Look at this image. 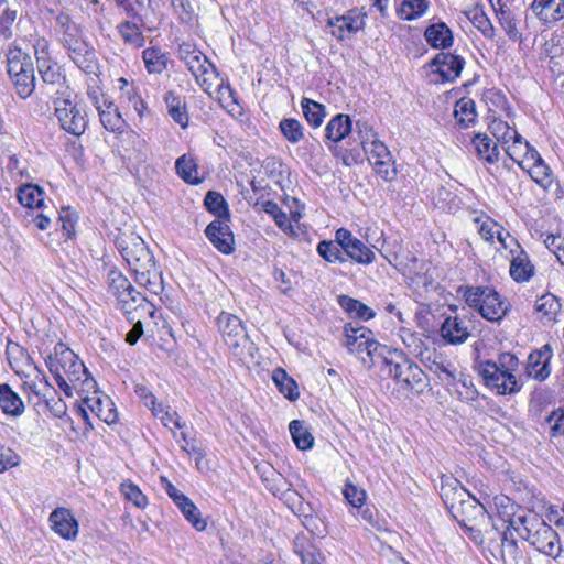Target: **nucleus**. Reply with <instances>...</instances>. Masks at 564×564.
<instances>
[{"label":"nucleus","instance_id":"1","mask_svg":"<svg viewBox=\"0 0 564 564\" xmlns=\"http://www.w3.org/2000/svg\"><path fill=\"white\" fill-rule=\"evenodd\" d=\"M440 496L453 519L465 531L476 532V525L489 518L484 505L453 476L441 477Z\"/></svg>","mask_w":564,"mask_h":564},{"label":"nucleus","instance_id":"2","mask_svg":"<svg viewBox=\"0 0 564 564\" xmlns=\"http://www.w3.org/2000/svg\"><path fill=\"white\" fill-rule=\"evenodd\" d=\"M379 366L394 380L401 397L419 395L429 387L425 372L402 351L389 349Z\"/></svg>","mask_w":564,"mask_h":564},{"label":"nucleus","instance_id":"3","mask_svg":"<svg viewBox=\"0 0 564 564\" xmlns=\"http://www.w3.org/2000/svg\"><path fill=\"white\" fill-rule=\"evenodd\" d=\"M518 522L519 527L513 529L522 539L538 552L557 560L562 545L557 532L550 524L534 512L519 517Z\"/></svg>","mask_w":564,"mask_h":564},{"label":"nucleus","instance_id":"4","mask_svg":"<svg viewBox=\"0 0 564 564\" xmlns=\"http://www.w3.org/2000/svg\"><path fill=\"white\" fill-rule=\"evenodd\" d=\"M343 345L350 354L356 355L367 368L379 366L389 348L373 338V333L358 323L344 326Z\"/></svg>","mask_w":564,"mask_h":564},{"label":"nucleus","instance_id":"5","mask_svg":"<svg viewBox=\"0 0 564 564\" xmlns=\"http://www.w3.org/2000/svg\"><path fill=\"white\" fill-rule=\"evenodd\" d=\"M218 330L229 350L240 361L254 357V345L250 340L246 327L236 315L221 312L217 317Z\"/></svg>","mask_w":564,"mask_h":564},{"label":"nucleus","instance_id":"6","mask_svg":"<svg viewBox=\"0 0 564 564\" xmlns=\"http://www.w3.org/2000/svg\"><path fill=\"white\" fill-rule=\"evenodd\" d=\"M45 360H52L57 366L58 371H62L70 383L80 382L83 390H90L95 387L96 382L84 362L65 344L57 343L54 346V352L50 354Z\"/></svg>","mask_w":564,"mask_h":564},{"label":"nucleus","instance_id":"7","mask_svg":"<svg viewBox=\"0 0 564 564\" xmlns=\"http://www.w3.org/2000/svg\"><path fill=\"white\" fill-rule=\"evenodd\" d=\"M58 40L80 70L87 75L98 76L99 62L96 51L85 41L79 26L75 29V32L62 33Z\"/></svg>","mask_w":564,"mask_h":564},{"label":"nucleus","instance_id":"8","mask_svg":"<svg viewBox=\"0 0 564 564\" xmlns=\"http://www.w3.org/2000/svg\"><path fill=\"white\" fill-rule=\"evenodd\" d=\"M477 371L484 384L498 395L516 394L522 388L514 373L499 370L492 360L480 361Z\"/></svg>","mask_w":564,"mask_h":564},{"label":"nucleus","instance_id":"9","mask_svg":"<svg viewBox=\"0 0 564 564\" xmlns=\"http://www.w3.org/2000/svg\"><path fill=\"white\" fill-rule=\"evenodd\" d=\"M178 56L202 86L208 84V86L204 88L207 90L210 86V83L208 82L212 76H218L216 66L191 43H183L180 45Z\"/></svg>","mask_w":564,"mask_h":564},{"label":"nucleus","instance_id":"10","mask_svg":"<svg viewBox=\"0 0 564 564\" xmlns=\"http://www.w3.org/2000/svg\"><path fill=\"white\" fill-rule=\"evenodd\" d=\"M55 115L62 129L74 135H82L87 128L86 111L77 105L72 104L69 99H56Z\"/></svg>","mask_w":564,"mask_h":564},{"label":"nucleus","instance_id":"11","mask_svg":"<svg viewBox=\"0 0 564 564\" xmlns=\"http://www.w3.org/2000/svg\"><path fill=\"white\" fill-rule=\"evenodd\" d=\"M553 357V348L550 344L532 350L525 364V375L539 382H544L551 375V360Z\"/></svg>","mask_w":564,"mask_h":564},{"label":"nucleus","instance_id":"12","mask_svg":"<svg viewBox=\"0 0 564 564\" xmlns=\"http://www.w3.org/2000/svg\"><path fill=\"white\" fill-rule=\"evenodd\" d=\"M519 523L518 521H512L511 527H507V529L500 534V542L492 544L491 553L495 557H499L503 564H519L523 554L519 549L518 541L514 538V527Z\"/></svg>","mask_w":564,"mask_h":564},{"label":"nucleus","instance_id":"13","mask_svg":"<svg viewBox=\"0 0 564 564\" xmlns=\"http://www.w3.org/2000/svg\"><path fill=\"white\" fill-rule=\"evenodd\" d=\"M434 73L438 74L444 82H455L465 66V59L460 55L440 52L430 62Z\"/></svg>","mask_w":564,"mask_h":564},{"label":"nucleus","instance_id":"14","mask_svg":"<svg viewBox=\"0 0 564 564\" xmlns=\"http://www.w3.org/2000/svg\"><path fill=\"white\" fill-rule=\"evenodd\" d=\"M530 9L547 28L555 26L564 20V0H533Z\"/></svg>","mask_w":564,"mask_h":564},{"label":"nucleus","instance_id":"15","mask_svg":"<svg viewBox=\"0 0 564 564\" xmlns=\"http://www.w3.org/2000/svg\"><path fill=\"white\" fill-rule=\"evenodd\" d=\"M48 521L52 530L62 539L73 541L78 535V521L75 519L72 511L64 507L54 509Z\"/></svg>","mask_w":564,"mask_h":564},{"label":"nucleus","instance_id":"16","mask_svg":"<svg viewBox=\"0 0 564 564\" xmlns=\"http://www.w3.org/2000/svg\"><path fill=\"white\" fill-rule=\"evenodd\" d=\"M121 256L135 278L159 269L151 249H121Z\"/></svg>","mask_w":564,"mask_h":564},{"label":"nucleus","instance_id":"17","mask_svg":"<svg viewBox=\"0 0 564 564\" xmlns=\"http://www.w3.org/2000/svg\"><path fill=\"white\" fill-rule=\"evenodd\" d=\"M116 301L117 307L126 315L140 310L148 312L151 316L154 314L153 305L132 284L120 296L116 297Z\"/></svg>","mask_w":564,"mask_h":564},{"label":"nucleus","instance_id":"18","mask_svg":"<svg viewBox=\"0 0 564 564\" xmlns=\"http://www.w3.org/2000/svg\"><path fill=\"white\" fill-rule=\"evenodd\" d=\"M352 132V120L348 115L337 113L325 127V141L328 145H337Z\"/></svg>","mask_w":564,"mask_h":564},{"label":"nucleus","instance_id":"19","mask_svg":"<svg viewBox=\"0 0 564 564\" xmlns=\"http://www.w3.org/2000/svg\"><path fill=\"white\" fill-rule=\"evenodd\" d=\"M356 127L358 129V133L360 135V144L362 147V150L365 154L367 155V159L369 162L371 160H388V156H392L388 147L378 140L376 138V133L372 132L371 129L367 132V138L362 137V128L367 129L366 123H360L359 121L356 123Z\"/></svg>","mask_w":564,"mask_h":564},{"label":"nucleus","instance_id":"20","mask_svg":"<svg viewBox=\"0 0 564 564\" xmlns=\"http://www.w3.org/2000/svg\"><path fill=\"white\" fill-rule=\"evenodd\" d=\"M380 254L397 270L412 273L417 267V259L411 249H378Z\"/></svg>","mask_w":564,"mask_h":564},{"label":"nucleus","instance_id":"21","mask_svg":"<svg viewBox=\"0 0 564 564\" xmlns=\"http://www.w3.org/2000/svg\"><path fill=\"white\" fill-rule=\"evenodd\" d=\"M509 305L500 299V295L494 289L488 290L482 299L479 310L480 315L489 322H499L508 313Z\"/></svg>","mask_w":564,"mask_h":564},{"label":"nucleus","instance_id":"22","mask_svg":"<svg viewBox=\"0 0 564 564\" xmlns=\"http://www.w3.org/2000/svg\"><path fill=\"white\" fill-rule=\"evenodd\" d=\"M427 44L436 50L449 48L454 43L452 30L443 21L429 25L424 31Z\"/></svg>","mask_w":564,"mask_h":564},{"label":"nucleus","instance_id":"23","mask_svg":"<svg viewBox=\"0 0 564 564\" xmlns=\"http://www.w3.org/2000/svg\"><path fill=\"white\" fill-rule=\"evenodd\" d=\"M471 145L479 160L488 164L498 162L500 154L498 144L488 134L475 133L471 139Z\"/></svg>","mask_w":564,"mask_h":564},{"label":"nucleus","instance_id":"24","mask_svg":"<svg viewBox=\"0 0 564 564\" xmlns=\"http://www.w3.org/2000/svg\"><path fill=\"white\" fill-rule=\"evenodd\" d=\"M167 112L174 122L180 124L183 129L187 128L189 116L184 97H181L173 90H170L164 96Z\"/></svg>","mask_w":564,"mask_h":564},{"label":"nucleus","instance_id":"25","mask_svg":"<svg viewBox=\"0 0 564 564\" xmlns=\"http://www.w3.org/2000/svg\"><path fill=\"white\" fill-rule=\"evenodd\" d=\"M37 70L42 80L50 85L56 93H59L66 84V76L62 67L54 61L39 62Z\"/></svg>","mask_w":564,"mask_h":564},{"label":"nucleus","instance_id":"26","mask_svg":"<svg viewBox=\"0 0 564 564\" xmlns=\"http://www.w3.org/2000/svg\"><path fill=\"white\" fill-rule=\"evenodd\" d=\"M257 468L261 470V478L267 489L273 496H288L290 492L293 494L286 479L272 466L265 465Z\"/></svg>","mask_w":564,"mask_h":564},{"label":"nucleus","instance_id":"27","mask_svg":"<svg viewBox=\"0 0 564 564\" xmlns=\"http://www.w3.org/2000/svg\"><path fill=\"white\" fill-rule=\"evenodd\" d=\"M476 223L477 231L486 242L494 243L495 238H497L502 247H508L507 239H510L511 242H516L517 246L520 247V245L510 236V234L494 220L487 218L478 225L479 219H476Z\"/></svg>","mask_w":564,"mask_h":564},{"label":"nucleus","instance_id":"28","mask_svg":"<svg viewBox=\"0 0 564 564\" xmlns=\"http://www.w3.org/2000/svg\"><path fill=\"white\" fill-rule=\"evenodd\" d=\"M83 402L88 406V409L96 414L102 422L108 425L113 424L118 420V413L115 409L112 401L106 397L101 398H85Z\"/></svg>","mask_w":564,"mask_h":564},{"label":"nucleus","instance_id":"29","mask_svg":"<svg viewBox=\"0 0 564 564\" xmlns=\"http://www.w3.org/2000/svg\"><path fill=\"white\" fill-rule=\"evenodd\" d=\"M534 307L539 314L540 322L545 325L556 319L562 305L558 297H556L554 294L546 293L538 297Z\"/></svg>","mask_w":564,"mask_h":564},{"label":"nucleus","instance_id":"30","mask_svg":"<svg viewBox=\"0 0 564 564\" xmlns=\"http://www.w3.org/2000/svg\"><path fill=\"white\" fill-rule=\"evenodd\" d=\"M441 335L447 343L456 345L464 343L469 333L463 321L457 316H449L445 318L441 326Z\"/></svg>","mask_w":564,"mask_h":564},{"label":"nucleus","instance_id":"31","mask_svg":"<svg viewBox=\"0 0 564 564\" xmlns=\"http://www.w3.org/2000/svg\"><path fill=\"white\" fill-rule=\"evenodd\" d=\"M534 274V265L524 249H519L518 254H513L510 263V275L518 282H528Z\"/></svg>","mask_w":564,"mask_h":564},{"label":"nucleus","instance_id":"32","mask_svg":"<svg viewBox=\"0 0 564 564\" xmlns=\"http://www.w3.org/2000/svg\"><path fill=\"white\" fill-rule=\"evenodd\" d=\"M0 408L10 416H20L25 409L20 395L8 383L0 384Z\"/></svg>","mask_w":564,"mask_h":564},{"label":"nucleus","instance_id":"33","mask_svg":"<svg viewBox=\"0 0 564 564\" xmlns=\"http://www.w3.org/2000/svg\"><path fill=\"white\" fill-rule=\"evenodd\" d=\"M206 237L215 247H231L234 236L229 226L220 218L212 221L205 229Z\"/></svg>","mask_w":564,"mask_h":564},{"label":"nucleus","instance_id":"34","mask_svg":"<svg viewBox=\"0 0 564 564\" xmlns=\"http://www.w3.org/2000/svg\"><path fill=\"white\" fill-rule=\"evenodd\" d=\"M337 303L351 318L369 321L375 316V312L370 307L348 295H339Z\"/></svg>","mask_w":564,"mask_h":564},{"label":"nucleus","instance_id":"35","mask_svg":"<svg viewBox=\"0 0 564 564\" xmlns=\"http://www.w3.org/2000/svg\"><path fill=\"white\" fill-rule=\"evenodd\" d=\"M32 67L34 66L29 54L20 48L10 50L7 57V72L10 78L23 73V70H31Z\"/></svg>","mask_w":564,"mask_h":564},{"label":"nucleus","instance_id":"36","mask_svg":"<svg viewBox=\"0 0 564 564\" xmlns=\"http://www.w3.org/2000/svg\"><path fill=\"white\" fill-rule=\"evenodd\" d=\"M272 380L278 387L279 391L290 401L299 399L300 393L296 381L288 375L282 368H276L272 372Z\"/></svg>","mask_w":564,"mask_h":564},{"label":"nucleus","instance_id":"37","mask_svg":"<svg viewBox=\"0 0 564 564\" xmlns=\"http://www.w3.org/2000/svg\"><path fill=\"white\" fill-rule=\"evenodd\" d=\"M45 193L34 184H24L18 188L17 197L21 205L28 208H40L43 205Z\"/></svg>","mask_w":564,"mask_h":564},{"label":"nucleus","instance_id":"38","mask_svg":"<svg viewBox=\"0 0 564 564\" xmlns=\"http://www.w3.org/2000/svg\"><path fill=\"white\" fill-rule=\"evenodd\" d=\"M177 175L187 184L197 185L202 183L198 177V165L195 160L186 154L180 156L175 162Z\"/></svg>","mask_w":564,"mask_h":564},{"label":"nucleus","instance_id":"39","mask_svg":"<svg viewBox=\"0 0 564 564\" xmlns=\"http://www.w3.org/2000/svg\"><path fill=\"white\" fill-rule=\"evenodd\" d=\"M454 117L460 128H468L477 118L475 101L466 97L459 99L455 105Z\"/></svg>","mask_w":564,"mask_h":564},{"label":"nucleus","instance_id":"40","mask_svg":"<svg viewBox=\"0 0 564 564\" xmlns=\"http://www.w3.org/2000/svg\"><path fill=\"white\" fill-rule=\"evenodd\" d=\"M301 108L307 123L312 128H318L326 117V107L307 97H303L301 100Z\"/></svg>","mask_w":564,"mask_h":564},{"label":"nucleus","instance_id":"41","mask_svg":"<svg viewBox=\"0 0 564 564\" xmlns=\"http://www.w3.org/2000/svg\"><path fill=\"white\" fill-rule=\"evenodd\" d=\"M328 24L336 28L333 35L339 40L344 39V32L356 33L364 28V19L361 17L341 15L329 19Z\"/></svg>","mask_w":564,"mask_h":564},{"label":"nucleus","instance_id":"42","mask_svg":"<svg viewBox=\"0 0 564 564\" xmlns=\"http://www.w3.org/2000/svg\"><path fill=\"white\" fill-rule=\"evenodd\" d=\"M145 67L151 74H161L167 65V54L158 47L145 48L142 53Z\"/></svg>","mask_w":564,"mask_h":564},{"label":"nucleus","instance_id":"43","mask_svg":"<svg viewBox=\"0 0 564 564\" xmlns=\"http://www.w3.org/2000/svg\"><path fill=\"white\" fill-rule=\"evenodd\" d=\"M290 434L296 447L301 451L312 448L314 444V437L304 425L303 421L293 420L289 425Z\"/></svg>","mask_w":564,"mask_h":564},{"label":"nucleus","instance_id":"44","mask_svg":"<svg viewBox=\"0 0 564 564\" xmlns=\"http://www.w3.org/2000/svg\"><path fill=\"white\" fill-rule=\"evenodd\" d=\"M206 209L220 219L229 217V208L224 196L216 191H208L204 198Z\"/></svg>","mask_w":564,"mask_h":564},{"label":"nucleus","instance_id":"45","mask_svg":"<svg viewBox=\"0 0 564 564\" xmlns=\"http://www.w3.org/2000/svg\"><path fill=\"white\" fill-rule=\"evenodd\" d=\"M141 26L139 22L137 21H123L121 22L117 29L127 44L134 45L137 47H140L143 45L144 39L141 32Z\"/></svg>","mask_w":564,"mask_h":564},{"label":"nucleus","instance_id":"46","mask_svg":"<svg viewBox=\"0 0 564 564\" xmlns=\"http://www.w3.org/2000/svg\"><path fill=\"white\" fill-rule=\"evenodd\" d=\"M15 93L21 99L29 98L35 89L34 67L11 78Z\"/></svg>","mask_w":564,"mask_h":564},{"label":"nucleus","instance_id":"47","mask_svg":"<svg viewBox=\"0 0 564 564\" xmlns=\"http://www.w3.org/2000/svg\"><path fill=\"white\" fill-rule=\"evenodd\" d=\"M99 119L104 128L111 132H121L124 127V120L122 119L118 108L111 101L109 109L104 108L98 112Z\"/></svg>","mask_w":564,"mask_h":564},{"label":"nucleus","instance_id":"48","mask_svg":"<svg viewBox=\"0 0 564 564\" xmlns=\"http://www.w3.org/2000/svg\"><path fill=\"white\" fill-rule=\"evenodd\" d=\"M429 4L427 0H404L398 10V14L402 20L412 21L422 17Z\"/></svg>","mask_w":564,"mask_h":564},{"label":"nucleus","instance_id":"49","mask_svg":"<svg viewBox=\"0 0 564 564\" xmlns=\"http://www.w3.org/2000/svg\"><path fill=\"white\" fill-rule=\"evenodd\" d=\"M498 20L508 37L516 42L521 40V33L517 26V20L511 10L505 6H501L499 10L496 11Z\"/></svg>","mask_w":564,"mask_h":564},{"label":"nucleus","instance_id":"50","mask_svg":"<svg viewBox=\"0 0 564 564\" xmlns=\"http://www.w3.org/2000/svg\"><path fill=\"white\" fill-rule=\"evenodd\" d=\"M176 507L181 510L185 519L197 530L204 531L206 529V521L202 518V513L199 509L195 506V503L188 498H185V501H181Z\"/></svg>","mask_w":564,"mask_h":564},{"label":"nucleus","instance_id":"51","mask_svg":"<svg viewBox=\"0 0 564 564\" xmlns=\"http://www.w3.org/2000/svg\"><path fill=\"white\" fill-rule=\"evenodd\" d=\"M282 135L290 143H299L304 138V128L297 119L284 118L279 123Z\"/></svg>","mask_w":564,"mask_h":564},{"label":"nucleus","instance_id":"52","mask_svg":"<svg viewBox=\"0 0 564 564\" xmlns=\"http://www.w3.org/2000/svg\"><path fill=\"white\" fill-rule=\"evenodd\" d=\"M139 285L143 286L148 292L159 295L164 290V282L160 269L152 270L147 274L135 278Z\"/></svg>","mask_w":564,"mask_h":564},{"label":"nucleus","instance_id":"53","mask_svg":"<svg viewBox=\"0 0 564 564\" xmlns=\"http://www.w3.org/2000/svg\"><path fill=\"white\" fill-rule=\"evenodd\" d=\"M131 282L117 269H110L107 274V291L115 299L120 296L127 288H130Z\"/></svg>","mask_w":564,"mask_h":564},{"label":"nucleus","instance_id":"54","mask_svg":"<svg viewBox=\"0 0 564 564\" xmlns=\"http://www.w3.org/2000/svg\"><path fill=\"white\" fill-rule=\"evenodd\" d=\"M465 14L474 24V26L477 28L485 37H494L495 28L482 10L474 9L470 12H465Z\"/></svg>","mask_w":564,"mask_h":564},{"label":"nucleus","instance_id":"55","mask_svg":"<svg viewBox=\"0 0 564 564\" xmlns=\"http://www.w3.org/2000/svg\"><path fill=\"white\" fill-rule=\"evenodd\" d=\"M529 174L531 178L544 189H547L553 183L552 171L543 160L538 163H533Z\"/></svg>","mask_w":564,"mask_h":564},{"label":"nucleus","instance_id":"56","mask_svg":"<svg viewBox=\"0 0 564 564\" xmlns=\"http://www.w3.org/2000/svg\"><path fill=\"white\" fill-rule=\"evenodd\" d=\"M263 210L269 214L278 225L280 229L283 231H288L292 229V225L290 223V219L276 203L273 200H265L262 203Z\"/></svg>","mask_w":564,"mask_h":564},{"label":"nucleus","instance_id":"57","mask_svg":"<svg viewBox=\"0 0 564 564\" xmlns=\"http://www.w3.org/2000/svg\"><path fill=\"white\" fill-rule=\"evenodd\" d=\"M449 364L437 360L436 357L426 365L429 370L434 373L444 384H453L456 380L454 371L449 368Z\"/></svg>","mask_w":564,"mask_h":564},{"label":"nucleus","instance_id":"58","mask_svg":"<svg viewBox=\"0 0 564 564\" xmlns=\"http://www.w3.org/2000/svg\"><path fill=\"white\" fill-rule=\"evenodd\" d=\"M115 3L124 11L127 17L139 22L140 25H144L142 17L144 10L143 0H115Z\"/></svg>","mask_w":564,"mask_h":564},{"label":"nucleus","instance_id":"59","mask_svg":"<svg viewBox=\"0 0 564 564\" xmlns=\"http://www.w3.org/2000/svg\"><path fill=\"white\" fill-rule=\"evenodd\" d=\"M120 489L126 499L132 502L135 507L141 509L147 507L148 499L145 495H143L140 488L132 481L122 482Z\"/></svg>","mask_w":564,"mask_h":564},{"label":"nucleus","instance_id":"60","mask_svg":"<svg viewBox=\"0 0 564 564\" xmlns=\"http://www.w3.org/2000/svg\"><path fill=\"white\" fill-rule=\"evenodd\" d=\"M343 495L356 511H359L366 501V491L350 482L345 485Z\"/></svg>","mask_w":564,"mask_h":564},{"label":"nucleus","instance_id":"61","mask_svg":"<svg viewBox=\"0 0 564 564\" xmlns=\"http://www.w3.org/2000/svg\"><path fill=\"white\" fill-rule=\"evenodd\" d=\"M45 365L46 367L48 368L50 372L52 373V376L54 377L58 388L67 395V397H72L73 395V390L74 389H77V383H70L67 379V377H65L62 371H58V368L57 366H55V364H53L52 360H45Z\"/></svg>","mask_w":564,"mask_h":564},{"label":"nucleus","instance_id":"62","mask_svg":"<svg viewBox=\"0 0 564 564\" xmlns=\"http://www.w3.org/2000/svg\"><path fill=\"white\" fill-rule=\"evenodd\" d=\"M369 163L373 166L376 173L387 182H391L397 175L392 156H388V160H371Z\"/></svg>","mask_w":564,"mask_h":564},{"label":"nucleus","instance_id":"63","mask_svg":"<svg viewBox=\"0 0 564 564\" xmlns=\"http://www.w3.org/2000/svg\"><path fill=\"white\" fill-rule=\"evenodd\" d=\"M180 436L181 441L183 442L181 445L182 449H184L189 455L204 457L202 444L196 440L194 435H192L188 431H182Z\"/></svg>","mask_w":564,"mask_h":564},{"label":"nucleus","instance_id":"64","mask_svg":"<svg viewBox=\"0 0 564 564\" xmlns=\"http://www.w3.org/2000/svg\"><path fill=\"white\" fill-rule=\"evenodd\" d=\"M552 437L564 435V410H554L546 419Z\"/></svg>","mask_w":564,"mask_h":564}]
</instances>
